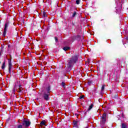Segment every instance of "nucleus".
Returning <instances> with one entry per match:
<instances>
[{"mask_svg":"<svg viewBox=\"0 0 128 128\" xmlns=\"http://www.w3.org/2000/svg\"><path fill=\"white\" fill-rule=\"evenodd\" d=\"M76 60H78V57L76 56H72L68 60V64H67L68 68L70 70V68H72V66L76 62Z\"/></svg>","mask_w":128,"mask_h":128,"instance_id":"f257e3e1","label":"nucleus"},{"mask_svg":"<svg viewBox=\"0 0 128 128\" xmlns=\"http://www.w3.org/2000/svg\"><path fill=\"white\" fill-rule=\"evenodd\" d=\"M50 88L48 86L46 88V90L43 94V98L46 100H50V97H48L50 94Z\"/></svg>","mask_w":128,"mask_h":128,"instance_id":"f03ea898","label":"nucleus"},{"mask_svg":"<svg viewBox=\"0 0 128 128\" xmlns=\"http://www.w3.org/2000/svg\"><path fill=\"white\" fill-rule=\"evenodd\" d=\"M16 90L18 92H22V89H20V86H18L16 84H14V88L12 90V94H14V92H16Z\"/></svg>","mask_w":128,"mask_h":128,"instance_id":"7ed1b4c3","label":"nucleus"},{"mask_svg":"<svg viewBox=\"0 0 128 128\" xmlns=\"http://www.w3.org/2000/svg\"><path fill=\"white\" fill-rule=\"evenodd\" d=\"M106 114L104 113L101 118V124H104L106 122Z\"/></svg>","mask_w":128,"mask_h":128,"instance_id":"20e7f679","label":"nucleus"},{"mask_svg":"<svg viewBox=\"0 0 128 128\" xmlns=\"http://www.w3.org/2000/svg\"><path fill=\"white\" fill-rule=\"evenodd\" d=\"M8 72L10 74H12V60L8 59Z\"/></svg>","mask_w":128,"mask_h":128,"instance_id":"39448f33","label":"nucleus"},{"mask_svg":"<svg viewBox=\"0 0 128 128\" xmlns=\"http://www.w3.org/2000/svg\"><path fill=\"white\" fill-rule=\"evenodd\" d=\"M8 23L5 24L4 31L3 32V36H6V31L8 30Z\"/></svg>","mask_w":128,"mask_h":128,"instance_id":"423d86ee","label":"nucleus"},{"mask_svg":"<svg viewBox=\"0 0 128 128\" xmlns=\"http://www.w3.org/2000/svg\"><path fill=\"white\" fill-rule=\"evenodd\" d=\"M22 124L23 126H25L26 127L30 126V122L28 120H24V121H23Z\"/></svg>","mask_w":128,"mask_h":128,"instance_id":"0eeeda50","label":"nucleus"},{"mask_svg":"<svg viewBox=\"0 0 128 128\" xmlns=\"http://www.w3.org/2000/svg\"><path fill=\"white\" fill-rule=\"evenodd\" d=\"M121 128H128V125L124 123H122L121 124Z\"/></svg>","mask_w":128,"mask_h":128,"instance_id":"6e6552de","label":"nucleus"},{"mask_svg":"<svg viewBox=\"0 0 128 128\" xmlns=\"http://www.w3.org/2000/svg\"><path fill=\"white\" fill-rule=\"evenodd\" d=\"M42 16V18H46L48 16V14L45 12H43Z\"/></svg>","mask_w":128,"mask_h":128,"instance_id":"1a4fd4ad","label":"nucleus"},{"mask_svg":"<svg viewBox=\"0 0 128 128\" xmlns=\"http://www.w3.org/2000/svg\"><path fill=\"white\" fill-rule=\"evenodd\" d=\"M4 68H6V62H4L2 66V70H4Z\"/></svg>","mask_w":128,"mask_h":128,"instance_id":"9d476101","label":"nucleus"},{"mask_svg":"<svg viewBox=\"0 0 128 128\" xmlns=\"http://www.w3.org/2000/svg\"><path fill=\"white\" fill-rule=\"evenodd\" d=\"M40 125H41V126H46V121H45V120H42V121L40 122Z\"/></svg>","mask_w":128,"mask_h":128,"instance_id":"9b49d317","label":"nucleus"},{"mask_svg":"<svg viewBox=\"0 0 128 128\" xmlns=\"http://www.w3.org/2000/svg\"><path fill=\"white\" fill-rule=\"evenodd\" d=\"M63 50H65V52H66V50H70V47H68V46L64 47L63 48Z\"/></svg>","mask_w":128,"mask_h":128,"instance_id":"f8f14e48","label":"nucleus"},{"mask_svg":"<svg viewBox=\"0 0 128 128\" xmlns=\"http://www.w3.org/2000/svg\"><path fill=\"white\" fill-rule=\"evenodd\" d=\"M94 106V105L92 104L90 106H89V108L88 109V110H90Z\"/></svg>","mask_w":128,"mask_h":128,"instance_id":"ddd939ff","label":"nucleus"},{"mask_svg":"<svg viewBox=\"0 0 128 128\" xmlns=\"http://www.w3.org/2000/svg\"><path fill=\"white\" fill-rule=\"evenodd\" d=\"M106 86V85H103L102 87L101 90L102 92H104V87Z\"/></svg>","mask_w":128,"mask_h":128,"instance_id":"4468645a","label":"nucleus"},{"mask_svg":"<svg viewBox=\"0 0 128 128\" xmlns=\"http://www.w3.org/2000/svg\"><path fill=\"white\" fill-rule=\"evenodd\" d=\"M76 12H74V13H73V14L72 16V18H74L76 16Z\"/></svg>","mask_w":128,"mask_h":128,"instance_id":"2eb2a0df","label":"nucleus"},{"mask_svg":"<svg viewBox=\"0 0 128 128\" xmlns=\"http://www.w3.org/2000/svg\"><path fill=\"white\" fill-rule=\"evenodd\" d=\"M80 0H76V4H80Z\"/></svg>","mask_w":128,"mask_h":128,"instance_id":"dca6fc26","label":"nucleus"},{"mask_svg":"<svg viewBox=\"0 0 128 128\" xmlns=\"http://www.w3.org/2000/svg\"><path fill=\"white\" fill-rule=\"evenodd\" d=\"M18 128H22V125L20 124L18 126Z\"/></svg>","mask_w":128,"mask_h":128,"instance_id":"f3484780","label":"nucleus"},{"mask_svg":"<svg viewBox=\"0 0 128 128\" xmlns=\"http://www.w3.org/2000/svg\"><path fill=\"white\" fill-rule=\"evenodd\" d=\"M84 98V96H80V100H82V98Z\"/></svg>","mask_w":128,"mask_h":128,"instance_id":"a211bd4d","label":"nucleus"},{"mask_svg":"<svg viewBox=\"0 0 128 128\" xmlns=\"http://www.w3.org/2000/svg\"><path fill=\"white\" fill-rule=\"evenodd\" d=\"M46 2H48V4H50V2H52V1L50 0H47Z\"/></svg>","mask_w":128,"mask_h":128,"instance_id":"6ab92c4d","label":"nucleus"},{"mask_svg":"<svg viewBox=\"0 0 128 128\" xmlns=\"http://www.w3.org/2000/svg\"><path fill=\"white\" fill-rule=\"evenodd\" d=\"M2 49L1 50H0V56H2Z\"/></svg>","mask_w":128,"mask_h":128,"instance_id":"aec40b11","label":"nucleus"},{"mask_svg":"<svg viewBox=\"0 0 128 128\" xmlns=\"http://www.w3.org/2000/svg\"><path fill=\"white\" fill-rule=\"evenodd\" d=\"M64 84H65L64 82H62V86H64Z\"/></svg>","mask_w":128,"mask_h":128,"instance_id":"412c9836","label":"nucleus"},{"mask_svg":"<svg viewBox=\"0 0 128 128\" xmlns=\"http://www.w3.org/2000/svg\"><path fill=\"white\" fill-rule=\"evenodd\" d=\"M55 40H56V42H58V38L56 37L55 38Z\"/></svg>","mask_w":128,"mask_h":128,"instance_id":"4be33fe9","label":"nucleus"},{"mask_svg":"<svg viewBox=\"0 0 128 128\" xmlns=\"http://www.w3.org/2000/svg\"><path fill=\"white\" fill-rule=\"evenodd\" d=\"M118 0H116V3L118 4Z\"/></svg>","mask_w":128,"mask_h":128,"instance_id":"5701e85b","label":"nucleus"},{"mask_svg":"<svg viewBox=\"0 0 128 128\" xmlns=\"http://www.w3.org/2000/svg\"><path fill=\"white\" fill-rule=\"evenodd\" d=\"M43 128H46V127H44Z\"/></svg>","mask_w":128,"mask_h":128,"instance_id":"b1692460","label":"nucleus"}]
</instances>
